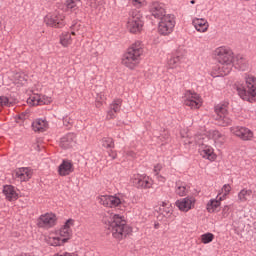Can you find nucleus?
Instances as JSON below:
<instances>
[{
    "label": "nucleus",
    "mask_w": 256,
    "mask_h": 256,
    "mask_svg": "<svg viewBox=\"0 0 256 256\" xmlns=\"http://www.w3.org/2000/svg\"><path fill=\"white\" fill-rule=\"evenodd\" d=\"M102 221L106 225L105 229H108L112 233V237L119 241L125 239L133 231L119 214L105 216Z\"/></svg>",
    "instance_id": "f257e3e1"
},
{
    "label": "nucleus",
    "mask_w": 256,
    "mask_h": 256,
    "mask_svg": "<svg viewBox=\"0 0 256 256\" xmlns=\"http://www.w3.org/2000/svg\"><path fill=\"white\" fill-rule=\"evenodd\" d=\"M215 56L220 64L218 66V75H229L233 69V51L228 47L222 46L215 50Z\"/></svg>",
    "instance_id": "f03ea898"
},
{
    "label": "nucleus",
    "mask_w": 256,
    "mask_h": 256,
    "mask_svg": "<svg viewBox=\"0 0 256 256\" xmlns=\"http://www.w3.org/2000/svg\"><path fill=\"white\" fill-rule=\"evenodd\" d=\"M141 55H143V47H141V42H136L123 55L122 64L128 69H135L141 61Z\"/></svg>",
    "instance_id": "7ed1b4c3"
},
{
    "label": "nucleus",
    "mask_w": 256,
    "mask_h": 256,
    "mask_svg": "<svg viewBox=\"0 0 256 256\" xmlns=\"http://www.w3.org/2000/svg\"><path fill=\"white\" fill-rule=\"evenodd\" d=\"M245 81L246 83L244 86L237 87L238 95L243 101L253 103L256 97V77L253 75H246Z\"/></svg>",
    "instance_id": "20e7f679"
},
{
    "label": "nucleus",
    "mask_w": 256,
    "mask_h": 256,
    "mask_svg": "<svg viewBox=\"0 0 256 256\" xmlns=\"http://www.w3.org/2000/svg\"><path fill=\"white\" fill-rule=\"evenodd\" d=\"M215 121L220 127H228L231 125L232 120L229 118V112L227 110V104H218L215 106Z\"/></svg>",
    "instance_id": "39448f33"
},
{
    "label": "nucleus",
    "mask_w": 256,
    "mask_h": 256,
    "mask_svg": "<svg viewBox=\"0 0 256 256\" xmlns=\"http://www.w3.org/2000/svg\"><path fill=\"white\" fill-rule=\"evenodd\" d=\"M127 28L130 33H141V29H143V20H141V13H139L138 10L129 12Z\"/></svg>",
    "instance_id": "423d86ee"
},
{
    "label": "nucleus",
    "mask_w": 256,
    "mask_h": 256,
    "mask_svg": "<svg viewBox=\"0 0 256 256\" xmlns=\"http://www.w3.org/2000/svg\"><path fill=\"white\" fill-rule=\"evenodd\" d=\"M173 29H175V16L168 14L160 20L158 24V32L160 35L167 36L173 33Z\"/></svg>",
    "instance_id": "0eeeda50"
},
{
    "label": "nucleus",
    "mask_w": 256,
    "mask_h": 256,
    "mask_svg": "<svg viewBox=\"0 0 256 256\" xmlns=\"http://www.w3.org/2000/svg\"><path fill=\"white\" fill-rule=\"evenodd\" d=\"M65 16L59 12H54L51 14H47L44 18V22L48 27H56L58 29H61V27L65 26Z\"/></svg>",
    "instance_id": "6e6552de"
},
{
    "label": "nucleus",
    "mask_w": 256,
    "mask_h": 256,
    "mask_svg": "<svg viewBox=\"0 0 256 256\" xmlns=\"http://www.w3.org/2000/svg\"><path fill=\"white\" fill-rule=\"evenodd\" d=\"M184 105L191 109H199V107H201V98L199 97V94L192 92L191 90L186 91Z\"/></svg>",
    "instance_id": "1a4fd4ad"
},
{
    "label": "nucleus",
    "mask_w": 256,
    "mask_h": 256,
    "mask_svg": "<svg viewBox=\"0 0 256 256\" xmlns=\"http://www.w3.org/2000/svg\"><path fill=\"white\" fill-rule=\"evenodd\" d=\"M132 183L137 189H151L153 181L148 176L136 174L132 177Z\"/></svg>",
    "instance_id": "9d476101"
},
{
    "label": "nucleus",
    "mask_w": 256,
    "mask_h": 256,
    "mask_svg": "<svg viewBox=\"0 0 256 256\" xmlns=\"http://www.w3.org/2000/svg\"><path fill=\"white\" fill-rule=\"evenodd\" d=\"M231 133L239 137L242 141H251L253 139V131L247 127L235 126L231 128Z\"/></svg>",
    "instance_id": "9b49d317"
},
{
    "label": "nucleus",
    "mask_w": 256,
    "mask_h": 256,
    "mask_svg": "<svg viewBox=\"0 0 256 256\" xmlns=\"http://www.w3.org/2000/svg\"><path fill=\"white\" fill-rule=\"evenodd\" d=\"M195 203H197L195 197L187 196L186 198L176 201V206L180 211L187 213L188 211H191V209H195Z\"/></svg>",
    "instance_id": "f8f14e48"
},
{
    "label": "nucleus",
    "mask_w": 256,
    "mask_h": 256,
    "mask_svg": "<svg viewBox=\"0 0 256 256\" xmlns=\"http://www.w3.org/2000/svg\"><path fill=\"white\" fill-rule=\"evenodd\" d=\"M57 223V216L53 213H46L39 217L38 219V227H46L50 229V227H55Z\"/></svg>",
    "instance_id": "ddd939ff"
},
{
    "label": "nucleus",
    "mask_w": 256,
    "mask_h": 256,
    "mask_svg": "<svg viewBox=\"0 0 256 256\" xmlns=\"http://www.w3.org/2000/svg\"><path fill=\"white\" fill-rule=\"evenodd\" d=\"M99 203L104 207H119L121 205V199L117 196L104 195L99 197Z\"/></svg>",
    "instance_id": "4468645a"
},
{
    "label": "nucleus",
    "mask_w": 256,
    "mask_h": 256,
    "mask_svg": "<svg viewBox=\"0 0 256 256\" xmlns=\"http://www.w3.org/2000/svg\"><path fill=\"white\" fill-rule=\"evenodd\" d=\"M150 13L155 17V19L162 20L163 17H167L165 14V7L162 3L153 2L150 6Z\"/></svg>",
    "instance_id": "2eb2a0df"
},
{
    "label": "nucleus",
    "mask_w": 256,
    "mask_h": 256,
    "mask_svg": "<svg viewBox=\"0 0 256 256\" xmlns=\"http://www.w3.org/2000/svg\"><path fill=\"white\" fill-rule=\"evenodd\" d=\"M73 171H75V168H73V163L69 160H63L58 167V173L61 177H67V175H71Z\"/></svg>",
    "instance_id": "dca6fc26"
},
{
    "label": "nucleus",
    "mask_w": 256,
    "mask_h": 256,
    "mask_svg": "<svg viewBox=\"0 0 256 256\" xmlns=\"http://www.w3.org/2000/svg\"><path fill=\"white\" fill-rule=\"evenodd\" d=\"M199 151L203 159H208V161H215V159H217V155H215L213 147L209 145L202 144Z\"/></svg>",
    "instance_id": "f3484780"
},
{
    "label": "nucleus",
    "mask_w": 256,
    "mask_h": 256,
    "mask_svg": "<svg viewBox=\"0 0 256 256\" xmlns=\"http://www.w3.org/2000/svg\"><path fill=\"white\" fill-rule=\"evenodd\" d=\"M71 226H73V219H68L59 231V235L62 237L61 239H66V243L69 241V239H71V235H73Z\"/></svg>",
    "instance_id": "a211bd4d"
},
{
    "label": "nucleus",
    "mask_w": 256,
    "mask_h": 256,
    "mask_svg": "<svg viewBox=\"0 0 256 256\" xmlns=\"http://www.w3.org/2000/svg\"><path fill=\"white\" fill-rule=\"evenodd\" d=\"M77 140V135L75 133H68L60 140V147L62 149H69L75 145V141Z\"/></svg>",
    "instance_id": "6ab92c4d"
},
{
    "label": "nucleus",
    "mask_w": 256,
    "mask_h": 256,
    "mask_svg": "<svg viewBox=\"0 0 256 256\" xmlns=\"http://www.w3.org/2000/svg\"><path fill=\"white\" fill-rule=\"evenodd\" d=\"M123 100L116 99L110 104V110L108 111L107 118L108 119H115V113H119L121 111V105Z\"/></svg>",
    "instance_id": "aec40b11"
},
{
    "label": "nucleus",
    "mask_w": 256,
    "mask_h": 256,
    "mask_svg": "<svg viewBox=\"0 0 256 256\" xmlns=\"http://www.w3.org/2000/svg\"><path fill=\"white\" fill-rule=\"evenodd\" d=\"M192 23L199 33H205L209 29V23L203 18H196Z\"/></svg>",
    "instance_id": "412c9836"
},
{
    "label": "nucleus",
    "mask_w": 256,
    "mask_h": 256,
    "mask_svg": "<svg viewBox=\"0 0 256 256\" xmlns=\"http://www.w3.org/2000/svg\"><path fill=\"white\" fill-rule=\"evenodd\" d=\"M3 193L6 199H8V201H17L18 199V195H17V192L15 191V187L11 185L4 186Z\"/></svg>",
    "instance_id": "4be33fe9"
},
{
    "label": "nucleus",
    "mask_w": 256,
    "mask_h": 256,
    "mask_svg": "<svg viewBox=\"0 0 256 256\" xmlns=\"http://www.w3.org/2000/svg\"><path fill=\"white\" fill-rule=\"evenodd\" d=\"M233 63H236L240 71H247V69H249V63H247V59H245L241 54L236 55V57L233 59Z\"/></svg>",
    "instance_id": "5701e85b"
},
{
    "label": "nucleus",
    "mask_w": 256,
    "mask_h": 256,
    "mask_svg": "<svg viewBox=\"0 0 256 256\" xmlns=\"http://www.w3.org/2000/svg\"><path fill=\"white\" fill-rule=\"evenodd\" d=\"M175 193L176 195H179V197H185V195L189 193V188L187 187V183L182 181H177Z\"/></svg>",
    "instance_id": "b1692460"
},
{
    "label": "nucleus",
    "mask_w": 256,
    "mask_h": 256,
    "mask_svg": "<svg viewBox=\"0 0 256 256\" xmlns=\"http://www.w3.org/2000/svg\"><path fill=\"white\" fill-rule=\"evenodd\" d=\"M16 177L20 181H29L31 178V170L29 168H20L16 171Z\"/></svg>",
    "instance_id": "393cba45"
},
{
    "label": "nucleus",
    "mask_w": 256,
    "mask_h": 256,
    "mask_svg": "<svg viewBox=\"0 0 256 256\" xmlns=\"http://www.w3.org/2000/svg\"><path fill=\"white\" fill-rule=\"evenodd\" d=\"M181 61H183V54L177 52L168 60V65L170 69H175V67H177Z\"/></svg>",
    "instance_id": "a878e982"
},
{
    "label": "nucleus",
    "mask_w": 256,
    "mask_h": 256,
    "mask_svg": "<svg viewBox=\"0 0 256 256\" xmlns=\"http://www.w3.org/2000/svg\"><path fill=\"white\" fill-rule=\"evenodd\" d=\"M171 204L167 202H162V205L159 207L158 212L160 215H163V217H171L172 214Z\"/></svg>",
    "instance_id": "bb28decb"
},
{
    "label": "nucleus",
    "mask_w": 256,
    "mask_h": 256,
    "mask_svg": "<svg viewBox=\"0 0 256 256\" xmlns=\"http://www.w3.org/2000/svg\"><path fill=\"white\" fill-rule=\"evenodd\" d=\"M221 206V197L219 198V200H210L207 203V211L208 213H215V211H217V209H219V207Z\"/></svg>",
    "instance_id": "cd10ccee"
},
{
    "label": "nucleus",
    "mask_w": 256,
    "mask_h": 256,
    "mask_svg": "<svg viewBox=\"0 0 256 256\" xmlns=\"http://www.w3.org/2000/svg\"><path fill=\"white\" fill-rule=\"evenodd\" d=\"M251 195H253L252 190L243 189L238 193V199L241 203H245V201H247Z\"/></svg>",
    "instance_id": "c85d7f7f"
},
{
    "label": "nucleus",
    "mask_w": 256,
    "mask_h": 256,
    "mask_svg": "<svg viewBox=\"0 0 256 256\" xmlns=\"http://www.w3.org/2000/svg\"><path fill=\"white\" fill-rule=\"evenodd\" d=\"M60 43L63 47H69V45H71V33H62L60 36Z\"/></svg>",
    "instance_id": "c756f323"
},
{
    "label": "nucleus",
    "mask_w": 256,
    "mask_h": 256,
    "mask_svg": "<svg viewBox=\"0 0 256 256\" xmlns=\"http://www.w3.org/2000/svg\"><path fill=\"white\" fill-rule=\"evenodd\" d=\"M33 131H45V122L42 119H38L32 123Z\"/></svg>",
    "instance_id": "7c9ffc66"
},
{
    "label": "nucleus",
    "mask_w": 256,
    "mask_h": 256,
    "mask_svg": "<svg viewBox=\"0 0 256 256\" xmlns=\"http://www.w3.org/2000/svg\"><path fill=\"white\" fill-rule=\"evenodd\" d=\"M213 139L216 143V145H223L225 143V136L221 134L219 131H214L213 132Z\"/></svg>",
    "instance_id": "2f4dec72"
},
{
    "label": "nucleus",
    "mask_w": 256,
    "mask_h": 256,
    "mask_svg": "<svg viewBox=\"0 0 256 256\" xmlns=\"http://www.w3.org/2000/svg\"><path fill=\"white\" fill-rule=\"evenodd\" d=\"M64 243H67V239H62L61 237L50 238V244L53 247H61V245H64Z\"/></svg>",
    "instance_id": "473e14b6"
},
{
    "label": "nucleus",
    "mask_w": 256,
    "mask_h": 256,
    "mask_svg": "<svg viewBox=\"0 0 256 256\" xmlns=\"http://www.w3.org/2000/svg\"><path fill=\"white\" fill-rule=\"evenodd\" d=\"M102 145L106 149H113L115 147V142L113 141V138H111V137H104L102 139Z\"/></svg>",
    "instance_id": "72a5a7b5"
},
{
    "label": "nucleus",
    "mask_w": 256,
    "mask_h": 256,
    "mask_svg": "<svg viewBox=\"0 0 256 256\" xmlns=\"http://www.w3.org/2000/svg\"><path fill=\"white\" fill-rule=\"evenodd\" d=\"M215 239V235L213 233H205L201 235V242L204 243V245H207V243H211Z\"/></svg>",
    "instance_id": "f704fd0d"
},
{
    "label": "nucleus",
    "mask_w": 256,
    "mask_h": 256,
    "mask_svg": "<svg viewBox=\"0 0 256 256\" xmlns=\"http://www.w3.org/2000/svg\"><path fill=\"white\" fill-rule=\"evenodd\" d=\"M28 103L32 105H45V102L41 100V96H35L28 100Z\"/></svg>",
    "instance_id": "c9c22d12"
},
{
    "label": "nucleus",
    "mask_w": 256,
    "mask_h": 256,
    "mask_svg": "<svg viewBox=\"0 0 256 256\" xmlns=\"http://www.w3.org/2000/svg\"><path fill=\"white\" fill-rule=\"evenodd\" d=\"M127 3H132L134 7L140 9V7H143V5H145V0H127Z\"/></svg>",
    "instance_id": "e433bc0d"
},
{
    "label": "nucleus",
    "mask_w": 256,
    "mask_h": 256,
    "mask_svg": "<svg viewBox=\"0 0 256 256\" xmlns=\"http://www.w3.org/2000/svg\"><path fill=\"white\" fill-rule=\"evenodd\" d=\"M78 1L81 0H65V5L67 9H75V7H77Z\"/></svg>",
    "instance_id": "4c0bfd02"
},
{
    "label": "nucleus",
    "mask_w": 256,
    "mask_h": 256,
    "mask_svg": "<svg viewBox=\"0 0 256 256\" xmlns=\"http://www.w3.org/2000/svg\"><path fill=\"white\" fill-rule=\"evenodd\" d=\"M9 106V98L5 96H0V107H7Z\"/></svg>",
    "instance_id": "58836bf2"
},
{
    "label": "nucleus",
    "mask_w": 256,
    "mask_h": 256,
    "mask_svg": "<svg viewBox=\"0 0 256 256\" xmlns=\"http://www.w3.org/2000/svg\"><path fill=\"white\" fill-rule=\"evenodd\" d=\"M63 125L64 127H71L73 125V119L69 117L63 118Z\"/></svg>",
    "instance_id": "ea45409f"
},
{
    "label": "nucleus",
    "mask_w": 256,
    "mask_h": 256,
    "mask_svg": "<svg viewBox=\"0 0 256 256\" xmlns=\"http://www.w3.org/2000/svg\"><path fill=\"white\" fill-rule=\"evenodd\" d=\"M105 2L103 0H92L91 4L93 5V7L99 8V7H103V4Z\"/></svg>",
    "instance_id": "a19ab883"
},
{
    "label": "nucleus",
    "mask_w": 256,
    "mask_h": 256,
    "mask_svg": "<svg viewBox=\"0 0 256 256\" xmlns=\"http://www.w3.org/2000/svg\"><path fill=\"white\" fill-rule=\"evenodd\" d=\"M222 191H224V195H229L231 192V186L229 184H225L222 188Z\"/></svg>",
    "instance_id": "79ce46f5"
},
{
    "label": "nucleus",
    "mask_w": 256,
    "mask_h": 256,
    "mask_svg": "<svg viewBox=\"0 0 256 256\" xmlns=\"http://www.w3.org/2000/svg\"><path fill=\"white\" fill-rule=\"evenodd\" d=\"M229 209V206H224V208L222 209L223 217H229Z\"/></svg>",
    "instance_id": "37998d69"
},
{
    "label": "nucleus",
    "mask_w": 256,
    "mask_h": 256,
    "mask_svg": "<svg viewBox=\"0 0 256 256\" xmlns=\"http://www.w3.org/2000/svg\"><path fill=\"white\" fill-rule=\"evenodd\" d=\"M163 169V166L161 164H156L154 166V173H156V175H159V171H161Z\"/></svg>",
    "instance_id": "c03bdc74"
},
{
    "label": "nucleus",
    "mask_w": 256,
    "mask_h": 256,
    "mask_svg": "<svg viewBox=\"0 0 256 256\" xmlns=\"http://www.w3.org/2000/svg\"><path fill=\"white\" fill-rule=\"evenodd\" d=\"M109 156L112 158V159H117V153H115V152H110L109 153Z\"/></svg>",
    "instance_id": "a18cd8bd"
},
{
    "label": "nucleus",
    "mask_w": 256,
    "mask_h": 256,
    "mask_svg": "<svg viewBox=\"0 0 256 256\" xmlns=\"http://www.w3.org/2000/svg\"><path fill=\"white\" fill-rule=\"evenodd\" d=\"M25 117H26V115L24 113H22L18 116V119H20L21 121H24Z\"/></svg>",
    "instance_id": "49530a36"
},
{
    "label": "nucleus",
    "mask_w": 256,
    "mask_h": 256,
    "mask_svg": "<svg viewBox=\"0 0 256 256\" xmlns=\"http://www.w3.org/2000/svg\"><path fill=\"white\" fill-rule=\"evenodd\" d=\"M191 5H195V0L190 1Z\"/></svg>",
    "instance_id": "de8ad7c7"
},
{
    "label": "nucleus",
    "mask_w": 256,
    "mask_h": 256,
    "mask_svg": "<svg viewBox=\"0 0 256 256\" xmlns=\"http://www.w3.org/2000/svg\"><path fill=\"white\" fill-rule=\"evenodd\" d=\"M128 155H130L131 157H133V152H130Z\"/></svg>",
    "instance_id": "09e8293b"
},
{
    "label": "nucleus",
    "mask_w": 256,
    "mask_h": 256,
    "mask_svg": "<svg viewBox=\"0 0 256 256\" xmlns=\"http://www.w3.org/2000/svg\"><path fill=\"white\" fill-rule=\"evenodd\" d=\"M71 35H75V32H71Z\"/></svg>",
    "instance_id": "8fccbe9b"
}]
</instances>
